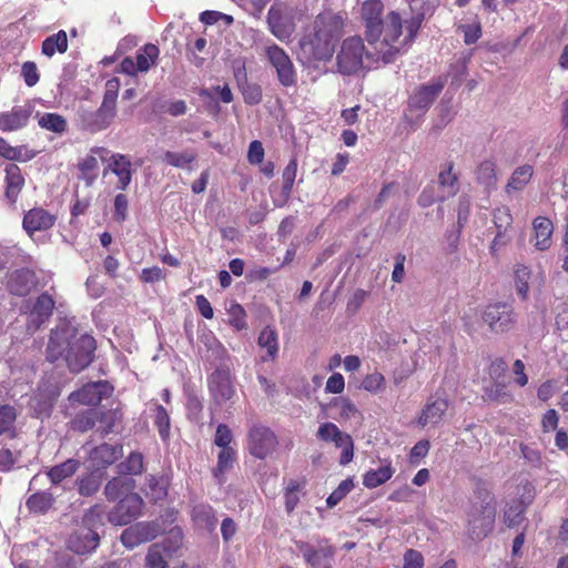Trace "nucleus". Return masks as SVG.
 <instances>
[{"mask_svg":"<svg viewBox=\"0 0 568 568\" xmlns=\"http://www.w3.org/2000/svg\"><path fill=\"white\" fill-rule=\"evenodd\" d=\"M384 6L381 0H367L362 6V18L366 28V36L372 52L368 59L383 60L384 64L390 63L400 52L402 18L397 12H390L382 20Z\"/></svg>","mask_w":568,"mask_h":568,"instance_id":"f257e3e1","label":"nucleus"},{"mask_svg":"<svg viewBox=\"0 0 568 568\" xmlns=\"http://www.w3.org/2000/svg\"><path fill=\"white\" fill-rule=\"evenodd\" d=\"M94 349L95 341L92 336L79 335L75 327L63 323L51 332L47 358L55 362L63 357L70 371L78 373L92 362Z\"/></svg>","mask_w":568,"mask_h":568,"instance_id":"f03ea898","label":"nucleus"},{"mask_svg":"<svg viewBox=\"0 0 568 568\" xmlns=\"http://www.w3.org/2000/svg\"><path fill=\"white\" fill-rule=\"evenodd\" d=\"M343 28L344 18L339 13L322 12L315 18L301 44L315 60L327 61L333 57L335 43L342 37Z\"/></svg>","mask_w":568,"mask_h":568,"instance_id":"7ed1b4c3","label":"nucleus"},{"mask_svg":"<svg viewBox=\"0 0 568 568\" xmlns=\"http://www.w3.org/2000/svg\"><path fill=\"white\" fill-rule=\"evenodd\" d=\"M103 515L104 508L100 505H94L84 514L81 524L68 540L70 550L84 555L98 547L100 540L98 529L103 525Z\"/></svg>","mask_w":568,"mask_h":568,"instance_id":"20e7f679","label":"nucleus"},{"mask_svg":"<svg viewBox=\"0 0 568 568\" xmlns=\"http://www.w3.org/2000/svg\"><path fill=\"white\" fill-rule=\"evenodd\" d=\"M372 51H374L373 47L369 50L365 49L362 38H346L336 54L337 71L351 75L365 68H372L375 63L383 62V60L368 59L367 53Z\"/></svg>","mask_w":568,"mask_h":568,"instance_id":"39448f33","label":"nucleus"},{"mask_svg":"<svg viewBox=\"0 0 568 568\" xmlns=\"http://www.w3.org/2000/svg\"><path fill=\"white\" fill-rule=\"evenodd\" d=\"M120 89L118 78H112L105 83V92L100 108L95 112H87L82 115L85 129L91 132L105 130L113 122L116 114V100Z\"/></svg>","mask_w":568,"mask_h":568,"instance_id":"423d86ee","label":"nucleus"},{"mask_svg":"<svg viewBox=\"0 0 568 568\" xmlns=\"http://www.w3.org/2000/svg\"><path fill=\"white\" fill-rule=\"evenodd\" d=\"M496 509L490 503L474 504L468 514V534L473 539H481L493 529Z\"/></svg>","mask_w":568,"mask_h":568,"instance_id":"0eeeda50","label":"nucleus"},{"mask_svg":"<svg viewBox=\"0 0 568 568\" xmlns=\"http://www.w3.org/2000/svg\"><path fill=\"white\" fill-rule=\"evenodd\" d=\"M264 54L275 69L278 82L284 87L296 83V71L288 54L278 45L272 44L264 49Z\"/></svg>","mask_w":568,"mask_h":568,"instance_id":"6e6552de","label":"nucleus"},{"mask_svg":"<svg viewBox=\"0 0 568 568\" xmlns=\"http://www.w3.org/2000/svg\"><path fill=\"white\" fill-rule=\"evenodd\" d=\"M318 439L333 443L335 447L342 449V455L339 459L341 465H347L354 456V443L352 437L342 432L334 423L326 422L323 423L316 433Z\"/></svg>","mask_w":568,"mask_h":568,"instance_id":"1a4fd4ad","label":"nucleus"},{"mask_svg":"<svg viewBox=\"0 0 568 568\" xmlns=\"http://www.w3.org/2000/svg\"><path fill=\"white\" fill-rule=\"evenodd\" d=\"M517 315L511 305L496 303L488 305L483 313V321L494 333H505L511 329L516 323Z\"/></svg>","mask_w":568,"mask_h":568,"instance_id":"9d476101","label":"nucleus"},{"mask_svg":"<svg viewBox=\"0 0 568 568\" xmlns=\"http://www.w3.org/2000/svg\"><path fill=\"white\" fill-rule=\"evenodd\" d=\"M143 499L138 494H129L123 497L110 511V523L124 526L138 518L142 513Z\"/></svg>","mask_w":568,"mask_h":568,"instance_id":"9b49d317","label":"nucleus"},{"mask_svg":"<svg viewBox=\"0 0 568 568\" xmlns=\"http://www.w3.org/2000/svg\"><path fill=\"white\" fill-rule=\"evenodd\" d=\"M276 445V436L267 427L254 426L248 433V449L256 458H266Z\"/></svg>","mask_w":568,"mask_h":568,"instance_id":"f8f14e48","label":"nucleus"},{"mask_svg":"<svg viewBox=\"0 0 568 568\" xmlns=\"http://www.w3.org/2000/svg\"><path fill=\"white\" fill-rule=\"evenodd\" d=\"M267 22L271 32L281 41L288 40L295 30L292 11L280 6L268 10Z\"/></svg>","mask_w":568,"mask_h":568,"instance_id":"ddd939ff","label":"nucleus"},{"mask_svg":"<svg viewBox=\"0 0 568 568\" xmlns=\"http://www.w3.org/2000/svg\"><path fill=\"white\" fill-rule=\"evenodd\" d=\"M161 531L156 523L142 521L126 528L121 535L122 544L132 549L140 544L154 539Z\"/></svg>","mask_w":568,"mask_h":568,"instance_id":"4468645a","label":"nucleus"},{"mask_svg":"<svg viewBox=\"0 0 568 568\" xmlns=\"http://www.w3.org/2000/svg\"><path fill=\"white\" fill-rule=\"evenodd\" d=\"M106 166L103 174L112 172L118 178V189L124 191L132 180V163L130 159L120 153H112L106 159Z\"/></svg>","mask_w":568,"mask_h":568,"instance_id":"2eb2a0df","label":"nucleus"},{"mask_svg":"<svg viewBox=\"0 0 568 568\" xmlns=\"http://www.w3.org/2000/svg\"><path fill=\"white\" fill-rule=\"evenodd\" d=\"M111 392L112 387L108 382H95L87 384L78 392L72 393L69 399L82 405H98Z\"/></svg>","mask_w":568,"mask_h":568,"instance_id":"dca6fc26","label":"nucleus"},{"mask_svg":"<svg viewBox=\"0 0 568 568\" xmlns=\"http://www.w3.org/2000/svg\"><path fill=\"white\" fill-rule=\"evenodd\" d=\"M110 152L105 148H93L90 153L85 155L78 164L80 175L79 179L83 180L88 186H91L98 178L99 163L98 158L103 162L106 161V155Z\"/></svg>","mask_w":568,"mask_h":568,"instance_id":"f3484780","label":"nucleus"},{"mask_svg":"<svg viewBox=\"0 0 568 568\" xmlns=\"http://www.w3.org/2000/svg\"><path fill=\"white\" fill-rule=\"evenodd\" d=\"M55 215L49 213L42 207H34L29 210L23 216V229L29 236L36 232L47 231L55 223Z\"/></svg>","mask_w":568,"mask_h":568,"instance_id":"a211bd4d","label":"nucleus"},{"mask_svg":"<svg viewBox=\"0 0 568 568\" xmlns=\"http://www.w3.org/2000/svg\"><path fill=\"white\" fill-rule=\"evenodd\" d=\"M296 547L303 555L305 561L312 567L324 565V568H328L327 562L334 554L331 546L320 545L317 548H315L308 542L298 541L296 542Z\"/></svg>","mask_w":568,"mask_h":568,"instance_id":"6ab92c4d","label":"nucleus"},{"mask_svg":"<svg viewBox=\"0 0 568 568\" xmlns=\"http://www.w3.org/2000/svg\"><path fill=\"white\" fill-rule=\"evenodd\" d=\"M54 308V301L51 295L43 293L37 297L30 311V324L33 329H38L51 316Z\"/></svg>","mask_w":568,"mask_h":568,"instance_id":"aec40b11","label":"nucleus"},{"mask_svg":"<svg viewBox=\"0 0 568 568\" xmlns=\"http://www.w3.org/2000/svg\"><path fill=\"white\" fill-rule=\"evenodd\" d=\"M37 284L36 274L30 270H19L10 275L8 288L18 296L28 295Z\"/></svg>","mask_w":568,"mask_h":568,"instance_id":"412c9836","label":"nucleus"},{"mask_svg":"<svg viewBox=\"0 0 568 568\" xmlns=\"http://www.w3.org/2000/svg\"><path fill=\"white\" fill-rule=\"evenodd\" d=\"M443 88L444 84L442 82H433L419 87L409 99L410 106L419 110L428 109Z\"/></svg>","mask_w":568,"mask_h":568,"instance_id":"4be33fe9","label":"nucleus"},{"mask_svg":"<svg viewBox=\"0 0 568 568\" xmlns=\"http://www.w3.org/2000/svg\"><path fill=\"white\" fill-rule=\"evenodd\" d=\"M554 232L552 222L544 216H538L532 222V241L537 250L545 251L551 245Z\"/></svg>","mask_w":568,"mask_h":568,"instance_id":"5701e85b","label":"nucleus"},{"mask_svg":"<svg viewBox=\"0 0 568 568\" xmlns=\"http://www.w3.org/2000/svg\"><path fill=\"white\" fill-rule=\"evenodd\" d=\"M447 408L448 403L443 398H436L428 402L418 417V425L425 427L427 425L434 426L439 424Z\"/></svg>","mask_w":568,"mask_h":568,"instance_id":"b1692460","label":"nucleus"},{"mask_svg":"<svg viewBox=\"0 0 568 568\" xmlns=\"http://www.w3.org/2000/svg\"><path fill=\"white\" fill-rule=\"evenodd\" d=\"M6 197L10 203H14L23 189L24 178L20 168L14 163L6 166Z\"/></svg>","mask_w":568,"mask_h":568,"instance_id":"393cba45","label":"nucleus"},{"mask_svg":"<svg viewBox=\"0 0 568 568\" xmlns=\"http://www.w3.org/2000/svg\"><path fill=\"white\" fill-rule=\"evenodd\" d=\"M122 456V447L119 445L102 444L91 450L90 459L98 468H104L113 464Z\"/></svg>","mask_w":568,"mask_h":568,"instance_id":"a878e982","label":"nucleus"},{"mask_svg":"<svg viewBox=\"0 0 568 568\" xmlns=\"http://www.w3.org/2000/svg\"><path fill=\"white\" fill-rule=\"evenodd\" d=\"M210 389L216 402H225L234 394L232 382L227 374L216 371L210 377Z\"/></svg>","mask_w":568,"mask_h":568,"instance_id":"bb28decb","label":"nucleus"},{"mask_svg":"<svg viewBox=\"0 0 568 568\" xmlns=\"http://www.w3.org/2000/svg\"><path fill=\"white\" fill-rule=\"evenodd\" d=\"M30 114V109L26 106H17L10 112L0 113V130L13 131L24 126Z\"/></svg>","mask_w":568,"mask_h":568,"instance_id":"cd10ccee","label":"nucleus"},{"mask_svg":"<svg viewBox=\"0 0 568 568\" xmlns=\"http://www.w3.org/2000/svg\"><path fill=\"white\" fill-rule=\"evenodd\" d=\"M395 473L392 462L385 459L377 469H371L363 476V485L369 489L376 488L388 481Z\"/></svg>","mask_w":568,"mask_h":568,"instance_id":"c85d7f7f","label":"nucleus"},{"mask_svg":"<svg viewBox=\"0 0 568 568\" xmlns=\"http://www.w3.org/2000/svg\"><path fill=\"white\" fill-rule=\"evenodd\" d=\"M192 519L199 529L212 531L215 529L217 518L209 505H197L192 510Z\"/></svg>","mask_w":568,"mask_h":568,"instance_id":"c756f323","label":"nucleus"},{"mask_svg":"<svg viewBox=\"0 0 568 568\" xmlns=\"http://www.w3.org/2000/svg\"><path fill=\"white\" fill-rule=\"evenodd\" d=\"M257 345L261 348L266 349L267 353V356H263L262 361L275 359L278 353V338L276 331L271 326L263 328L258 335Z\"/></svg>","mask_w":568,"mask_h":568,"instance_id":"7c9ffc66","label":"nucleus"},{"mask_svg":"<svg viewBox=\"0 0 568 568\" xmlns=\"http://www.w3.org/2000/svg\"><path fill=\"white\" fill-rule=\"evenodd\" d=\"M534 281L530 268L521 263L514 266V282L517 293L521 298L526 300L528 296L530 284Z\"/></svg>","mask_w":568,"mask_h":568,"instance_id":"2f4dec72","label":"nucleus"},{"mask_svg":"<svg viewBox=\"0 0 568 568\" xmlns=\"http://www.w3.org/2000/svg\"><path fill=\"white\" fill-rule=\"evenodd\" d=\"M534 174V168L529 164H524L518 166L509 178V181L506 185V191L517 192L521 191L531 180Z\"/></svg>","mask_w":568,"mask_h":568,"instance_id":"473e14b6","label":"nucleus"},{"mask_svg":"<svg viewBox=\"0 0 568 568\" xmlns=\"http://www.w3.org/2000/svg\"><path fill=\"white\" fill-rule=\"evenodd\" d=\"M438 181L439 186L442 187L439 197L442 202L454 196L458 192V180L456 174L453 173V164H448L446 169L440 171Z\"/></svg>","mask_w":568,"mask_h":568,"instance_id":"72a5a7b5","label":"nucleus"},{"mask_svg":"<svg viewBox=\"0 0 568 568\" xmlns=\"http://www.w3.org/2000/svg\"><path fill=\"white\" fill-rule=\"evenodd\" d=\"M68 50V38L63 30L48 37L42 42V53L49 58L53 57L55 52L64 53Z\"/></svg>","mask_w":568,"mask_h":568,"instance_id":"f704fd0d","label":"nucleus"},{"mask_svg":"<svg viewBox=\"0 0 568 568\" xmlns=\"http://www.w3.org/2000/svg\"><path fill=\"white\" fill-rule=\"evenodd\" d=\"M477 182L486 189L495 187L497 183V166L490 160L483 161L476 170Z\"/></svg>","mask_w":568,"mask_h":568,"instance_id":"c9c22d12","label":"nucleus"},{"mask_svg":"<svg viewBox=\"0 0 568 568\" xmlns=\"http://www.w3.org/2000/svg\"><path fill=\"white\" fill-rule=\"evenodd\" d=\"M196 153L192 150L182 152L166 151L163 154L162 161L169 165L179 169H190V165L195 161Z\"/></svg>","mask_w":568,"mask_h":568,"instance_id":"e433bc0d","label":"nucleus"},{"mask_svg":"<svg viewBox=\"0 0 568 568\" xmlns=\"http://www.w3.org/2000/svg\"><path fill=\"white\" fill-rule=\"evenodd\" d=\"M79 462L75 459H68L60 465L51 467L47 475L52 484H59L63 479L71 477L78 469Z\"/></svg>","mask_w":568,"mask_h":568,"instance_id":"4c0bfd02","label":"nucleus"},{"mask_svg":"<svg viewBox=\"0 0 568 568\" xmlns=\"http://www.w3.org/2000/svg\"><path fill=\"white\" fill-rule=\"evenodd\" d=\"M160 50L156 45L145 44L136 54V68L139 72H146L155 63Z\"/></svg>","mask_w":568,"mask_h":568,"instance_id":"58836bf2","label":"nucleus"},{"mask_svg":"<svg viewBox=\"0 0 568 568\" xmlns=\"http://www.w3.org/2000/svg\"><path fill=\"white\" fill-rule=\"evenodd\" d=\"M53 501L54 498L50 493L39 491L32 494L26 505L30 511L42 514L52 507Z\"/></svg>","mask_w":568,"mask_h":568,"instance_id":"ea45409f","label":"nucleus"},{"mask_svg":"<svg viewBox=\"0 0 568 568\" xmlns=\"http://www.w3.org/2000/svg\"><path fill=\"white\" fill-rule=\"evenodd\" d=\"M483 398L485 400L505 404L511 400V395L504 383L494 382L484 388Z\"/></svg>","mask_w":568,"mask_h":568,"instance_id":"a19ab883","label":"nucleus"},{"mask_svg":"<svg viewBox=\"0 0 568 568\" xmlns=\"http://www.w3.org/2000/svg\"><path fill=\"white\" fill-rule=\"evenodd\" d=\"M235 455L236 453L234 448H224L220 450L217 455V465L213 469L214 477L217 478L219 481H222L223 475L233 467Z\"/></svg>","mask_w":568,"mask_h":568,"instance_id":"79ce46f5","label":"nucleus"},{"mask_svg":"<svg viewBox=\"0 0 568 568\" xmlns=\"http://www.w3.org/2000/svg\"><path fill=\"white\" fill-rule=\"evenodd\" d=\"M99 410L89 409L75 416L72 420V428L79 432H88L89 429L97 428Z\"/></svg>","mask_w":568,"mask_h":568,"instance_id":"37998d69","label":"nucleus"},{"mask_svg":"<svg viewBox=\"0 0 568 568\" xmlns=\"http://www.w3.org/2000/svg\"><path fill=\"white\" fill-rule=\"evenodd\" d=\"M133 487L132 480L125 477H114L104 487V495L109 500L116 499L124 490Z\"/></svg>","mask_w":568,"mask_h":568,"instance_id":"c03bdc74","label":"nucleus"},{"mask_svg":"<svg viewBox=\"0 0 568 568\" xmlns=\"http://www.w3.org/2000/svg\"><path fill=\"white\" fill-rule=\"evenodd\" d=\"M429 6L428 4H425L423 3V6L420 8H417V6H415V10L413 11L414 12V16L406 21V31H407V36L406 38L408 39V41H412L415 36L417 34L420 26H422V22L423 20L425 19V16L426 13L429 11Z\"/></svg>","mask_w":568,"mask_h":568,"instance_id":"a18cd8bd","label":"nucleus"},{"mask_svg":"<svg viewBox=\"0 0 568 568\" xmlns=\"http://www.w3.org/2000/svg\"><path fill=\"white\" fill-rule=\"evenodd\" d=\"M39 125L42 129L52 131L54 133H62L67 129L65 119L57 113H44L39 118Z\"/></svg>","mask_w":568,"mask_h":568,"instance_id":"49530a36","label":"nucleus"},{"mask_svg":"<svg viewBox=\"0 0 568 568\" xmlns=\"http://www.w3.org/2000/svg\"><path fill=\"white\" fill-rule=\"evenodd\" d=\"M121 415L115 409L106 412H99L97 430L102 435H106L113 432L118 422H120Z\"/></svg>","mask_w":568,"mask_h":568,"instance_id":"de8ad7c7","label":"nucleus"},{"mask_svg":"<svg viewBox=\"0 0 568 568\" xmlns=\"http://www.w3.org/2000/svg\"><path fill=\"white\" fill-rule=\"evenodd\" d=\"M102 479L101 476L94 473H91L78 481V489L79 494L82 496H92L95 494L100 486H101Z\"/></svg>","mask_w":568,"mask_h":568,"instance_id":"09e8293b","label":"nucleus"},{"mask_svg":"<svg viewBox=\"0 0 568 568\" xmlns=\"http://www.w3.org/2000/svg\"><path fill=\"white\" fill-rule=\"evenodd\" d=\"M331 405L336 408L341 419L347 420L358 415L356 406L346 397H337L332 400Z\"/></svg>","mask_w":568,"mask_h":568,"instance_id":"8fccbe9b","label":"nucleus"},{"mask_svg":"<svg viewBox=\"0 0 568 568\" xmlns=\"http://www.w3.org/2000/svg\"><path fill=\"white\" fill-rule=\"evenodd\" d=\"M146 495L153 500H161L166 496V480L164 478H156L149 476L146 478Z\"/></svg>","mask_w":568,"mask_h":568,"instance_id":"3c124183","label":"nucleus"},{"mask_svg":"<svg viewBox=\"0 0 568 568\" xmlns=\"http://www.w3.org/2000/svg\"><path fill=\"white\" fill-rule=\"evenodd\" d=\"M118 467H119V471L122 474H129V475L140 474L143 469V457L139 453H132L125 459V462L121 463Z\"/></svg>","mask_w":568,"mask_h":568,"instance_id":"603ef678","label":"nucleus"},{"mask_svg":"<svg viewBox=\"0 0 568 568\" xmlns=\"http://www.w3.org/2000/svg\"><path fill=\"white\" fill-rule=\"evenodd\" d=\"M297 173V162L296 160H291L290 163L285 166L282 179H283V186L282 191L285 197H288Z\"/></svg>","mask_w":568,"mask_h":568,"instance_id":"864d4df0","label":"nucleus"},{"mask_svg":"<svg viewBox=\"0 0 568 568\" xmlns=\"http://www.w3.org/2000/svg\"><path fill=\"white\" fill-rule=\"evenodd\" d=\"M513 223L510 210L506 206L497 207L494 212V224L497 232L507 233Z\"/></svg>","mask_w":568,"mask_h":568,"instance_id":"5fc2aeb1","label":"nucleus"},{"mask_svg":"<svg viewBox=\"0 0 568 568\" xmlns=\"http://www.w3.org/2000/svg\"><path fill=\"white\" fill-rule=\"evenodd\" d=\"M154 422L159 429L161 438L164 440L168 439L170 436V417L166 409L163 406H156Z\"/></svg>","mask_w":568,"mask_h":568,"instance_id":"6e6d98bb","label":"nucleus"},{"mask_svg":"<svg viewBox=\"0 0 568 568\" xmlns=\"http://www.w3.org/2000/svg\"><path fill=\"white\" fill-rule=\"evenodd\" d=\"M524 510L525 507L520 501H514L513 504L508 505L504 515L506 525L509 527L518 525L521 520Z\"/></svg>","mask_w":568,"mask_h":568,"instance_id":"4d7b16f0","label":"nucleus"},{"mask_svg":"<svg viewBox=\"0 0 568 568\" xmlns=\"http://www.w3.org/2000/svg\"><path fill=\"white\" fill-rule=\"evenodd\" d=\"M354 487L351 479L343 480L338 487L327 497L326 504L329 508L336 506Z\"/></svg>","mask_w":568,"mask_h":568,"instance_id":"13d9d810","label":"nucleus"},{"mask_svg":"<svg viewBox=\"0 0 568 568\" xmlns=\"http://www.w3.org/2000/svg\"><path fill=\"white\" fill-rule=\"evenodd\" d=\"M17 418L16 409L10 405L0 406V435L9 432Z\"/></svg>","mask_w":568,"mask_h":568,"instance_id":"bf43d9fd","label":"nucleus"},{"mask_svg":"<svg viewBox=\"0 0 568 568\" xmlns=\"http://www.w3.org/2000/svg\"><path fill=\"white\" fill-rule=\"evenodd\" d=\"M59 388L52 387L50 389H45L43 396V400H39L38 405L34 406V410L39 416L43 414H48L49 409L52 406L53 400L59 396Z\"/></svg>","mask_w":568,"mask_h":568,"instance_id":"052dcab7","label":"nucleus"},{"mask_svg":"<svg viewBox=\"0 0 568 568\" xmlns=\"http://www.w3.org/2000/svg\"><path fill=\"white\" fill-rule=\"evenodd\" d=\"M362 386L367 392L377 393L384 388L385 378L381 373L375 372L363 379Z\"/></svg>","mask_w":568,"mask_h":568,"instance_id":"680f3d73","label":"nucleus"},{"mask_svg":"<svg viewBox=\"0 0 568 568\" xmlns=\"http://www.w3.org/2000/svg\"><path fill=\"white\" fill-rule=\"evenodd\" d=\"M232 440H233V435H232L231 429L226 425L220 424L215 432L214 444L217 447H220L221 449L232 448L230 446Z\"/></svg>","mask_w":568,"mask_h":568,"instance_id":"e2e57ef3","label":"nucleus"},{"mask_svg":"<svg viewBox=\"0 0 568 568\" xmlns=\"http://www.w3.org/2000/svg\"><path fill=\"white\" fill-rule=\"evenodd\" d=\"M146 564L150 568H166L161 548L159 545H152L146 556Z\"/></svg>","mask_w":568,"mask_h":568,"instance_id":"0e129e2a","label":"nucleus"},{"mask_svg":"<svg viewBox=\"0 0 568 568\" xmlns=\"http://www.w3.org/2000/svg\"><path fill=\"white\" fill-rule=\"evenodd\" d=\"M345 388V381L342 374L334 373L326 382L325 390L332 394H341Z\"/></svg>","mask_w":568,"mask_h":568,"instance_id":"69168bd1","label":"nucleus"},{"mask_svg":"<svg viewBox=\"0 0 568 568\" xmlns=\"http://www.w3.org/2000/svg\"><path fill=\"white\" fill-rule=\"evenodd\" d=\"M429 446L430 445L428 440H419L418 443H416L410 449V464L416 465L420 458H424L429 452Z\"/></svg>","mask_w":568,"mask_h":568,"instance_id":"338daca9","label":"nucleus"},{"mask_svg":"<svg viewBox=\"0 0 568 568\" xmlns=\"http://www.w3.org/2000/svg\"><path fill=\"white\" fill-rule=\"evenodd\" d=\"M403 568H424V558L422 554L414 549H408L404 555Z\"/></svg>","mask_w":568,"mask_h":568,"instance_id":"774afa93","label":"nucleus"}]
</instances>
